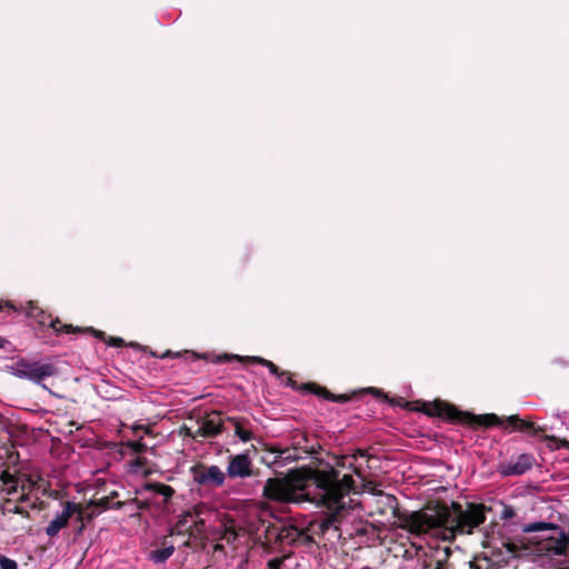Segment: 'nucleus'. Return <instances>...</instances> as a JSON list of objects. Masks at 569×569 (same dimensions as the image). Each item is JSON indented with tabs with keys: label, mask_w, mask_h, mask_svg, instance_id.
I'll return each instance as SVG.
<instances>
[{
	"label": "nucleus",
	"mask_w": 569,
	"mask_h": 569,
	"mask_svg": "<svg viewBox=\"0 0 569 569\" xmlns=\"http://www.w3.org/2000/svg\"><path fill=\"white\" fill-rule=\"evenodd\" d=\"M387 505L392 510V516L399 521L398 527L408 532L420 536L431 530L442 529L450 538L457 535H472L475 529L485 523L490 507L485 503L467 502L463 507L457 501L450 506L445 502H437L431 511L422 510L411 513L402 512L399 509L395 496H387Z\"/></svg>",
	"instance_id": "1"
},
{
	"label": "nucleus",
	"mask_w": 569,
	"mask_h": 569,
	"mask_svg": "<svg viewBox=\"0 0 569 569\" xmlns=\"http://www.w3.org/2000/svg\"><path fill=\"white\" fill-rule=\"evenodd\" d=\"M307 477L311 480V486H315L319 492L311 496V492L306 493L307 501L321 503L326 507H335L337 503H345L346 495L355 487L353 478L350 475H345L339 479V471L329 468L328 470L311 469Z\"/></svg>",
	"instance_id": "2"
},
{
	"label": "nucleus",
	"mask_w": 569,
	"mask_h": 569,
	"mask_svg": "<svg viewBox=\"0 0 569 569\" xmlns=\"http://www.w3.org/2000/svg\"><path fill=\"white\" fill-rule=\"evenodd\" d=\"M310 468H301L289 471L286 478H269L262 496L267 500L290 503L307 500L306 493L310 492L311 480L307 477Z\"/></svg>",
	"instance_id": "3"
},
{
	"label": "nucleus",
	"mask_w": 569,
	"mask_h": 569,
	"mask_svg": "<svg viewBox=\"0 0 569 569\" xmlns=\"http://www.w3.org/2000/svg\"><path fill=\"white\" fill-rule=\"evenodd\" d=\"M429 417H437L451 423L467 425L472 428H491L502 423V420L496 413L475 415L462 411L455 405L441 399L425 401L418 409Z\"/></svg>",
	"instance_id": "4"
},
{
	"label": "nucleus",
	"mask_w": 569,
	"mask_h": 569,
	"mask_svg": "<svg viewBox=\"0 0 569 569\" xmlns=\"http://www.w3.org/2000/svg\"><path fill=\"white\" fill-rule=\"evenodd\" d=\"M300 536V529L295 525L283 522H269L264 529V542L262 548L270 553L282 546H296V538Z\"/></svg>",
	"instance_id": "5"
},
{
	"label": "nucleus",
	"mask_w": 569,
	"mask_h": 569,
	"mask_svg": "<svg viewBox=\"0 0 569 569\" xmlns=\"http://www.w3.org/2000/svg\"><path fill=\"white\" fill-rule=\"evenodd\" d=\"M507 423L511 427V431L525 432L532 437H539L549 442V448L552 450L559 448H569V442L563 439L560 440L555 436L546 435V427L536 425L532 421L520 418L518 415H511L507 418Z\"/></svg>",
	"instance_id": "6"
},
{
	"label": "nucleus",
	"mask_w": 569,
	"mask_h": 569,
	"mask_svg": "<svg viewBox=\"0 0 569 569\" xmlns=\"http://www.w3.org/2000/svg\"><path fill=\"white\" fill-rule=\"evenodd\" d=\"M549 531V535L530 541V545H532L531 552H537L538 555H565L569 548V538L559 526L557 530Z\"/></svg>",
	"instance_id": "7"
},
{
	"label": "nucleus",
	"mask_w": 569,
	"mask_h": 569,
	"mask_svg": "<svg viewBox=\"0 0 569 569\" xmlns=\"http://www.w3.org/2000/svg\"><path fill=\"white\" fill-rule=\"evenodd\" d=\"M26 315L33 318L40 326H49L56 333H77L82 332L81 328L73 327L72 325H62L59 318L42 310L36 302L29 301L26 307Z\"/></svg>",
	"instance_id": "8"
},
{
	"label": "nucleus",
	"mask_w": 569,
	"mask_h": 569,
	"mask_svg": "<svg viewBox=\"0 0 569 569\" xmlns=\"http://www.w3.org/2000/svg\"><path fill=\"white\" fill-rule=\"evenodd\" d=\"M258 451V448L252 445L251 449L246 450L243 453L234 455L229 457V462L227 467V476L231 479L237 478H249V477H258L259 470L254 469L252 466V460L249 457L250 451Z\"/></svg>",
	"instance_id": "9"
},
{
	"label": "nucleus",
	"mask_w": 569,
	"mask_h": 569,
	"mask_svg": "<svg viewBox=\"0 0 569 569\" xmlns=\"http://www.w3.org/2000/svg\"><path fill=\"white\" fill-rule=\"evenodd\" d=\"M301 392H309L312 395H316L318 397H321L326 400L339 402V403H346L348 401H351L356 399L361 392H369L376 396L381 395V391L376 388H368L360 392H351V393H341V395H335L331 391H329L326 387H322L316 382H306L301 383L300 386Z\"/></svg>",
	"instance_id": "10"
},
{
	"label": "nucleus",
	"mask_w": 569,
	"mask_h": 569,
	"mask_svg": "<svg viewBox=\"0 0 569 569\" xmlns=\"http://www.w3.org/2000/svg\"><path fill=\"white\" fill-rule=\"evenodd\" d=\"M190 472L193 481L201 486L218 488L221 487L226 480V475L216 465L206 466L203 463H197L191 467Z\"/></svg>",
	"instance_id": "11"
},
{
	"label": "nucleus",
	"mask_w": 569,
	"mask_h": 569,
	"mask_svg": "<svg viewBox=\"0 0 569 569\" xmlns=\"http://www.w3.org/2000/svg\"><path fill=\"white\" fill-rule=\"evenodd\" d=\"M57 368L52 363L28 362L21 360L17 363V375L20 378H27L34 382H40L48 377L57 373Z\"/></svg>",
	"instance_id": "12"
},
{
	"label": "nucleus",
	"mask_w": 569,
	"mask_h": 569,
	"mask_svg": "<svg viewBox=\"0 0 569 569\" xmlns=\"http://www.w3.org/2000/svg\"><path fill=\"white\" fill-rule=\"evenodd\" d=\"M536 462L531 453H521L515 460L501 462L498 472L503 477L521 476L529 471Z\"/></svg>",
	"instance_id": "13"
},
{
	"label": "nucleus",
	"mask_w": 569,
	"mask_h": 569,
	"mask_svg": "<svg viewBox=\"0 0 569 569\" xmlns=\"http://www.w3.org/2000/svg\"><path fill=\"white\" fill-rule=\"evenodd\" d=\"M77 512L79 513V519L82 520L84 516L80 506L74 502L67 501L62 512L51 520L46 528V533L49 537L57 536L61 529L68 526L69 519Z\"/></svg>",
	"instance_id": "14"
},
{
	"label": "nucleus",
	"mask_w": 569,
	"mask_h": 569,
	"mask_svg": "<svg viewBox=\"0 0 569 569\" xmlns=\"http://www.w3.org/2000/svg\"><path fill=\"white\" fill-rule=\"evenodd\" d=\"M224 420L220 411H212L202 419L198 420L197 435L202 438H213L223 430Z\"/></svg>",
	"instance_id": "15"
},
{
	"label": "nucleus",
	"mask_w": 569,
	"mask_h": 569,
	"mask_svg": "<svg viewBox=\"0 0 569 569\" xmlns=\"http://www.w3.org/2000/svg\"><path fill=\"white\" fill-rule=\"evenodd\" d=\"M327 508L330 512L321 519L318 523V531H316V533L320 536H325L331 528L339 530V523L347 511L345 503H337L335 507Z\"/></svg>",
	"instance_id": "16"
},
{
	"label": "nucleus",
	"mask_w": 569,
	"mask_h": 569,
	"mask_svg": "<svg viewBox=\"0 0 569 569\" xmlns=\"http://www.w3.org/2000/svg\"><path fill=\"white\" fill-rule=\"evenodd\" d=\"M201 513V506H196L191 510L184 511L179 516L176 525L170 529V536L173 535H188L189 537L193 536L192 529V519L194 517H199Z\"/></svg>",
	"instance_id": "17"
},
{
	"label": "nucleus",
	"mask_w": 569,
	"mask_h": 569,
	"mask_svg": "<svg viewBox=\"0 0 569 569\" xmlns=\"http://www.w3.org/2000/svg\"><path fill=\"white\" fill-rule=\"evenodd\" d=\"M263 367L268 368L270 373L276 376L280 381H284V385L292 388L293 390L300 391V386L288 371L280 369L276 363L266 359Z\"/></svg>",
	"instance_id": "18"
},
{
	"label": "nucleus",
	"mask_w": 569,
	"mask_h": 569,
	"mask_svg": "<svg viewBox=\"0 0 569 569\" xmlns=\"http://www.w3.org/2000/svg\"><path fill=\"white\" fill-rule=\"evenodd\" d=\"M144 491L154 492L163 498V505L167 506L176 493V490L166 483L148 481L142 486Z\"/></svg>",
	"instance_id": "19"
},
{
	"label": "nucleus",
	"mask_w": 569,
	"mask_h": 569,
	"mask_svg": "<svg viewBox=\"0 0 569 569\" xmlns=\"http://www.w3.org/2000/svg\"><path fill=\"white\" fill-rule=\"evenodd\" d=\"M261 445L263 447V455L260 457V462L268 467L280 465V459L284 452H281V449L278 447H270L266 443Z\"/></svg>",
	"instance_id": "20"
},
{
	"label": "nucleus",
	"mask_w": 569,
	"mask_h": 569,
	"mask_svg": "<svg viewBox=\"0 0 569 569\" xmlns=\"http://www.w3.org/2000/svg\"><path fill=\"white\" fill-rule=\"evenodd\" d=\"M174 546L164 539L162 541V548L152 550L150 552V559L156 563H163L172 556Z\"/></svg>",
	"instance_id": "21"
},
{
	"label": "nucleus",
	"mask_w": 569,
	"mask_h": 569,
	"mask_svg": "<svg viewBox=\"0 0 569 569\" xmlns=\"http://www.w3.org/2000/svg\"><path fill=\"white\" fill-rule=\"evenodd\" d=\"M502 547L512 558H520L522 552H531V547L523 542H513L510 539L502 541Z\"/></svg>",
	"instance_id": "22"
},
{
	"label": "nucleus",
	"mask_w": 569,
	"mask_h": 569,
	"mask_svg": "<svg viewBox=\"0 0 569 569\" xmlns=\"http://www.w3.org/2000/svg\"><path fill=\"white\" fill-rule=\"evenodd\" d=\"M88 507H94L100 510H108V509H117L118 510V509L126 507V502L124 501L112 502L107 496H104L100 499L90 500Z\"/></svg>",
	"instance_id": "23"
},
{
	"label": "nucleus",
	"mask_w": 569,
	"mask_h": 569,
	"mask_svg": "<svg viewBox=\"0 0 569 569\" xmlns=\"http://www.w3.org/2000/svg\"><path fill=\"white\" fill-rule=\"evenodd\" d=\"M82 331L92 333L96 338L106 341V343L110 347L121 348L124 346V340L120 337H109L106 338V333L101 330H97L92 327L82 329Z\"/></svg>",
	"instance_id": "24"
},
{
	"label": "nucleus",
	"mask_w": 569,
	"mask_h": 569,
	"mask_svg": "<svg viewBox=\"0 0 569 569\" xmlns=\"http://www.w3.org/2000/svg\"><path fill=\"white\" fill-rule=\"evenodd\" d=\"M227 421L233 425L234 433L239 437L240 440L246 442L252 439V432L242 427V422L244 421V419L228 417Z\"/></svg>",
	"instance_id": "25"
},
{
	"label": "nucleus",
	"mask_w": 569,
	"mask_h": 569,
	"mask_svg": "<svg viewBox=\"0 0 569 569\" xmlns=\"http://www.w3.org/2000/svg\"><path fill=\"white\" fill-rule=\"evenodd\" d=\"M0 481L4 490L8 491V493H11L12 491H16L18 479L11 475L9 471L4 470L0 475Z\"/></svg>",
	"instance_id": "26"
},
{
	"label": "nucleus",
	"mask_w": 569,
	"mask_h": 569,
	"mask_svg": "<svg viewBox=\"0 0 569 569\" xmlns=\"http://www.w3.org/2000/svg\"><path fill=\"white\" fill-rule=\"evenodd\" d=\"M558 529V526L557 525H553V523H548V522H533V523H529L525 527L523 531L525 532H536V531H542V530H557Z\"/></svg>",
	"instance_id": "27"
},
{
	"label": "nucleus",
	"mask_w": 569,
	"mask_h": 569,
	"mask_svg": "<svg viewBox=\"0 0 569 569\" xmlns=\"http://www.w3.org/2000/svg\"><path fill=\"white\" fill-rule=\"evenodd\" d=\"M224 359L226 360H231V359H237L243 363H249V365H260V366H263L266 359L262 358V357H258V356H246V357H241V356H224Z\"/></svg>",
	"instance_id": "28"
},
{
	"label": "nucleus",
	"mask_w": 569,
	"mask_h": 569,
	"mask_svg": "<svg viewBox=\"0 0 569 569\" xmlns=\"http://www.w3.org/2000/svg\"><path fill=\"white\" fill-rule=\"evenodd\" d=\"M142 437H140L139 440H136V441H128L126 443V446L128 448H130L133 452L136 453H142V452H146L148 447L146 443L142 442Z\"/></svg>",
	"instance_id": "29"
},
{
	"label": "nucleus",
	"mask_w": 569,
	"mask_h": 569,
	"mask_svg": "<svg viewBox=\"0 0 569 569\" xmlns=\"http://www.w3.org/2000/svg\"><path fill=\"white\" fill-rule=\"evenodd\" d=\"M502 510L500 512V519L505 521H509L516 517V510L512 506L501 503Z\"/></svg>",
	"instance_id": "30"
},
{
	"label": "nucleus",
	"mask_w": 569,
	"mask_h": 569,
	"mask_svg": "<svg viewBox=\"0 0 569 569\" xmlns=\"http://www.w3.org/2000/svg\"><path fill=\"white\" fill-rule=\"evenodd\" d=\"M316 543L313 537L300 529V536L296 538V545L311 546Z\"/></svg>",
	"instance_id": "31"
},
{
	"label": "nucleus",
	"mask_w": 569,
	"mask_h": 569,
	"mask_svg": "<svg viewBox=\"0 0 569 569\" xmlns=\"http://www.w3.org/2000/svg\"><path fill=\"white\" fill-rule=\"evenodd\" d=\"M7 513H18L24 518H29V516H30L28 510L23 509L22 507L17 506V505H14L12 508L4 506L2 508V515H7Z\"/></svg>",
	"instance_id": "32"
},
{
	"label": "nucleus",
	"mask_w": 569,
	"mask_h": 569,
	"mask_svg": "<svg viewBox=\"0 0 569 569\" xmlns=\"http://www.w3.org/2000/svg\"><path fill=\"white\" fill-rule=\"evenodd\" d=\"M0 569H18V563L14 560L0 555Z\"/></svg>",
	"instance_id": "33"
},
{
	"label": "nucleus",
	"mask_w": 569,
	"mask_h": 569,
	"mask_svg": "<svg viewBox=\"0 0 569 569\" xmlns=\"http://www.w3.org/2000/svg\"><path fill=\"white\" fill-rule=\"evenodd\" d=\"M126 506H134L138 510H147L150 507V503L147 500H138V499H131L128 501H124Z\"/></svg>",
	"instance_id": "34"
},
{
	"label": "nucleus",
	"mask_w": 569,
	"mask_h": 569,
	"mask_svg": "<svg viewBox=\"0 0 569 569\" xmlns=\"http://www.w3.org/2000/svg\"><path fill=\"white\" fill-rule=\"evenodd\" d=\"M197 519H192V529H193V536L194 538H197L198 535H201L203 532V528H204V520L203 519H200L198 517H196Z\"/></svg>",
	"instance_id": "35"
},
{
	"label": "nucleus",
	"mask_w": 569,
	"mask_h": 569,
	"mask_svg": "<svg viewBox=\"0 0 569 569\" xmlns=\"http://www.w3.org/2000/svg\"><path fill=\"white\" fill-rule=\"evenodd\" d=\"M287 556L276 557L268 561V569H281Z\"/></svg>",
	"instance_id": "36"
},
{
	"label": "nucleus",
	"mask_w": 569,
	"mask_h": 569,
	"mask_svg": "<svg viewBox=\"0 0 569 569\" xmlns=\"http://www.w3.org/2000/svg\"><path fill=\"white\" fill-rule=\"evenodd\" d=\"M281 452H284L280 459V465L289 461L298 460V457L291 452L290 449H281Z\"/></svg>",
	"instance_id": "37"
},
{
	"label": "nucleus",
	"mask_w": 569,
	"mask_h": 569,
	"mask_svg": "<svg viewBox=\"0 0 569 569\" xmlns=\"http://www.w3.org/2000/svg\"><path fill=\"white\" fill-rule=\"evenodd\" d=\"M4 311L17 312L18 309L11 301H4V302L0 301V312H4Z\"/></svg>",
	"instance_id": "38"
},
{
	"label": "nucleus",
	"mask_w": 569,
	"mask_h": 569,
	"mask_svg": "<svg viewBox=\"0 0 569 569\" xmlns=\"http://www.w3.org/2000/svg\"><path fill=\"white\" fill-rule=\"evenodd\" d=\"M180 435L184 436V437H190L192 439H196L198 438L199 436L197 435V430L193 431L191 428L187 427V426H182L181 429H180Z\"/></svg>",
	"instance_id": "39"
},
{
	"label": "nucleus",
	"mask_w": 569,
	"mask_h": 569,
	"mask_svg": "<svg viewBox=\"0 0 569 569\" xmlns=\"http://www.w3.org/2000/svg\"><path fill=\"white\" fill-rule=\"evenodd\" d=\"M132 430H133L134 435H137L138 431H143V433H146V435H150L152 432L151 428L149 426H143V425H134L132 427Z\"/></svg>",
	"instance_id": "40"
},
{
	"label": "nucleus",
	"mask_w": 569,
	"mask_h": 569,
	"mask_svg": "<svg viewBox=\"0 0 569 569\" xmlns=\"http://www.w3.org/2000/svg\"><path fill=\"white\" fill-rule=\"evenodd\" d=\"M147 459L143 458V457H137L136 460L133 461V466L136 467H144L147 465Z\"/></svg>",
	"instance_id": "41"
},
{
	"label": "nucleus",
	"mask_w": 569,
	"mask_h": 569,
	"mask_svg": "<svg viewBox=\"0 0 569 569\" xmlns=\"http://www.w3.org/2000/svg\"><path fill=\"white\" fill-rule=\"evenodd\" d=\"M367 450L363 449H357L355 453L352 455V458L356 460L358 457H367Z\"/></svg>",
	"instance_id": "42"
},
{
	"label": "nucleus",
	"mask_w": 569,
	"mask_h": 569,
	"mask_svg": "<svg viewBox=\"0 0 569 569\" xmlns=\"http://www.w3.org/2000/svg\"><path fill=\"white\" fill-rule=\"evenodd\" d=\"M368 533V529L366 526H361L359 528L356 529V535L357 536H363V535H367Z\"/></svg>",
	"instance_id": "43"
},
{
	"label": "nucleus",
	"mask_w": 569,
	"mask_h": 569,
	"mask_svg": "<svg viewBox=\"0 0 569 569\" xmlns=\"http://www.w3.org/2000/svg\"><path fill=\"white\" fill-rule=\"evenodd\" d=\"M553 362L559 365V366H562V367H568L569 366L568 361H566L563 359H555Z\"/></svg>",
	"instance_id": "44"
},
{
	"label": "nucleus",
	"mask_w": 569,
	"mask_h": 569,
	"mask_svg": "<svg viewBox=\"0 0 569 569\" xmlns=\"http://www.w3.org/2000/svg\"><path fill=\"white\" fill-rule=\"evenodd\" d=\"M119 496L118 491H111L107 497L113 502V499Z\"/></svg>",
	"instance_id": "45"
},
{
	"label": "nucleus",
	"mask_w": 569,
	"mask_h": 569,
	"mask_svg": "<svg viewBox=\"0 0 569 569\" xmlns=\"http://www.w3.org/2000/svg\"><path fill=\"white\" fill-rule=\"evenodd\" d=\"M183 545H184V547L192 548L193 543L191 541V537H189V539Z\"/></svg>",
	"instance_id": "46"
},
{
	"label": "nucleus",
	"mask_w": 569,
	"mask_h": 569,
	"mask_svg": "<svg viewBox=\"0 0 569 569\" xmlns=\"http://www.w3.org/2000/svg\"><path fill=\"white\" fill-rule=\"evenodd\" d=\"M442 568H443V562H442V561H440V560H438V561L436 562V566H435V568H433V569H442Z\"/></svg>",
	"instance_id": "47"
},
{
	"label": "nucleus",
	"mask_w": 569,
	"mask_h": 569,
	"mask_svg": "<svg viewBox=\"0 0 569 569\" xmlns=\"http://www.w3.org/2000/svg\"><path fill=\"white\" fill-rule=\"evenodd\" d=\"M170 355H171V351H169V350H168V351H166V352L161 356V358L169 357Z\"/></svg>",
	"instance_id": "48"
},
{
	"label": "nucleus",
	"mask_w": 569,
	"mask_h": 569,
	"mask_svg": "<svg viewBox=\"0 0 569 569\" xmlns=\"http://www.w3.org/2000/svg\"><path fill=\"white\" fill-rule=\"evenodd\" d=\"M93 517H94V513H93V512H92V513H89V515L87 516V518H88V519H92Z\"/></svg>",
	"instance_id": "49"
},
{
	"label": "nucleus",
	"mask_w": 569,
	"mask_h": 569,
	"mask_svg": "<svg viewBox=\"0 0 569 569\" xmlns=\"http://www.w3.org/2000/svg\"><path fill=\"white\" fill-rule=\"evenodd\" d=\"M3 342H4V340L2 338H0V348L3 347Z\"/></svg>",
	"instance_id": "50"
},
{
	"label": "nucleus",
	"mask_w": 569,
	"mask_h": 569,
	"mask_svg": "<svg viewBox=\"0 0 569 569\" xmlns=\"http://www.w3.org/2000/svg\"><path fill=\"white\" fill-rule=\"evenodd\" d=\"M353 471H355V473L360 475L359 470L355 467H353Z\"/></svg>",
	"instance_id": "51"
}]
</instances>
